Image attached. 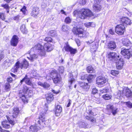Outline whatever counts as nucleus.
<instances>
[{"label": "nucleus", "mask_w": 132, "mask_h": 132, "mask_svg": "<svg viewBox=\"0 0 132 132\" xmlns=\"http://www.w3.org/2000/svg\"><path fill=\"white\" fill-rule=\"evenodd\" d=\"M54 46L48 43H45L43 46L40 44H38L30 50V52L31 53L34 50L35 52H37L38 54L41 56H45L46 51L50 52L53 49Z\"/></svg>", "instance_id": "nucleus-1"}, {"label": "nucleus", "mask_w": 132, "mask_h": 132, "mask_svg": "<svg viewBox=\"0 0 132 132\" xmlns=\"http://www.w3.org/2000/svg\"><path fill=\"white\" fill-rule=\"evenodd\" d=\"M78 17L82 19H84L86 17H89L92 16L93 15L92 12L88 9H84L83 11H80L78 14Z\"/></svg>", "instance_id": "nucleus-2"}, {"label": "nucleus", "mask_w": 132, "mask_h": 132, "mask_svg": "<svg viewBox=\"0 0 132 132\" xmlns=\"http://www.w3.org/2000/svg\"><path fill=\"white\" fill-rule=\"evenodd\" d=\"M51 75L53 76V80L55 83H58L60 82L61 80V77L56 71H52L51 73Z\"/></svg>", "instance_id": "nucleus-3"}, {"label": "nucleus", "mask_w": 132, "mask_h": 132, "mask_svg": "<svg viewBox=\"0 0 132 132\" xmlns=\"http://www.w3.org/2000/svg\"><path fill=\"white\" fill-rule=\"evenodd\" d=\"M6 117L9 122L7 121H4L2 122V124L4 128L8 129L10 127V124H11L12 125H14L15 124V122L14 120L10 119L7 116H6Z\"/></svg>", "instance_id": "nucleus-4"}, {"label": "nucleus", "mask_w": 132, "mask_h": 132, "mask_svg": "<svg viewBox=\"0 0 132 132\" xmlns=\"http://www.w3.org/2000/svg\"><path fill=\"white\" fill-rule=\"evenodd\" d=\"M125 27L122 24L117 25L115 28L116 33L120 35L123 34L125 31Z\"/></svg>", "instance_id": "nucleus-5"}, {"label": "nucleus", "mask_w": 132, "mask_h": 132, "mask_svg": "<svg viewBox=\"0 0 132 132\" xmlns=\"http://www.w3.org/2000/svg\"><path fill=\"white\" fill-rule=\"evenodd\" d=\"M63 49H64L65 51L70 52L72 55H74L77 52L76 49H74L71 47L68 44H66V46H64L63 50Z\"/></svg>", "instance_id": "nucleus-6"}, {"label": "nucleus", "mask_w": 132, "mask_h": 132, "mask_svg": "<svg viewBox=\"0 0 132 132\" xmlns=\"http://www.w3.org/2000/svg\"><path fill=\"white\" fill-rule=\"evenodd\" d=\"M83 30L80 28H79L78 27L76 28L74 27L72 29L73 33L78 36L79 37H81L83 36Z\"/></svg>", "instance_id": "nucleus-7"}, {"label": "nucleus", "mask_w": 132, "mask_h": 132, "mask_svg": "<svg viewBox=\"0 0 132 132\" xmlns=\"http://www.w3.org/2000/svg\"><path fill=\"white\" fill-rule=\"evenodd\" d=\"M119 56L114 52H110L108 54L107 57L109 60L114 61L119 58Z\"/></svg>", "instance_id": "nucleus-8"}, {"label": "nucleus", "mask_w": 132, "mask_h": 132, "mask_svg": "<svg viewBox=\"0 0 132 132\" xmlns=\"http://www.w3.org/2000/svg\"><path fill=\"white\" fill-rule=\"evenodd\" d=\"M121 53L125 56V57L129 59L131 55L130 51L129 48H122L121 49Z\"/></svg>", "instance_id": "nucleus-9"}, {"label": "nucleus", "mask_w": 132, "mask_h": 132, "mask_svg": "<svg viewBox=\"0 0 132 132\" xmlns=\"http://www.w3.org/2000/svg\"><path fill=\"white\" fill-rule=\"evenodd\" d=\"M116 60L117 61L116 62L117 68L118 69H121L124 64L123 60L119 56V58H118Z\"/></svg>", "instance_id": "nucleus-10"}, {"label": "nucleus", "mask_w": 132, "mask_h": 132, "mask_svg": "<svg viewBox=\"0 0 132 132\" xmlns=\"http://www.w3.org/2000/svg\"><path fill=\"white\" fill-rule=\"evenodd\" d=\"M121 22L123 25L126 27L127 25H130L131 24V20L127 18L124 17L121 18Z\"/></svg>", "instance_id": "nucleus-11"}, {"label": "nucleus", "mask_w": 132, "mask_h": 132, "mask_svg": "<svg viewBox=\"0 0 132 132\" xmlns=\"http://www.w3.org/2000/svg\"><path fill=\"white\" fill-rule=\"evenodd\" d=\"M106 81L105 78L102 77H99L97 78L96 83L98 85H103Z\"/></svg>", "instance_id": "nucleus-12"}, {"label": "nucleus", "mask_w": 132, "mask_h": 132, "mask_svg": "<svg viewBox=\"0 0 132 132\" xmlns=\"http://www.w3.org/2000/svg\"><path fill=\"white\" fill-rule=\"evenodd\" d=\"M18 39L19 38L17 36H13L11 41V45L14 46H16L18 42Z\"/></svg>", "instance_id": "nucleus-13"}, {"label": "nucleus", "mask_w": 132, "mask_h": 132, "mask_svg": "<svg viewBox=\"0 0 132 132\" xmlns=\"http://www.w3.org/2000/svg\"><path fill=\"white\" fill-rule=\"evenodd\" d=\"M48 110V107L46 106L45 108L44 111H42V113H41L40 115L39 116V120H42V123L44 121L45 117V114H46V112Z\"/></svg>", "instance_id": "nucleus-14"}, {"label": "nucleus", "mask_w": 132, "mask_h": 132, "mask_svg": "<svg viewBox=\"0 0 132 132\" xmlns=\"http://www.w3.org/2000/svg\"><path fill=\"white\" fill-rule=\"evenodd\" d=\"M24 81H25L26 83L28 85L31 86L32 85L31 81L29 78H28V76L27 75H26L25 77L21 80L20 81L21 84H22V83Z\"/></svg>", "instance_id": "nucleus-15"}, {"label": "nucleus", "mask_w": 132, "mask_h": 132, "mask_svg": "<svg viewBox=\"0 0 132 132\" xmlns=\"http://www.w3.org/2000/svg\"><path fill=\"white\" fill-rule=\"evenodd\" d=\"M79 84L80 86L86 91H87L90 87V86L87 83L80 82Z\"/></svg>", "instance_id": "nucleus-16"}, {"label": "nucleus", "mask_w": 132, "mask_h": 132, "mask_svg": "<svg viewBox=\"0 0 132 132\" xmlns=\"http://www.w3.org/2000/svg\"><path fill=\"white\" fill-rule=\"evenodd\" d=\"M122 43L124 46L128 47L129 48L132 45L130 42L127 38L122 39Z\"/></svg>", "instance_id": "nucleus-17"}, {"label": "nucleus", "mask_w": 132, "mask_h": 132, "mask_svg": "<svg viewBox=\"0 0 132 132\" xmlns=\"http://www.w3.org/2000/svg\"><path fill=\"white\" fill-rule=\"evenodd\" d=\"M55 115L57 116H59L62 111V108L60 105H58L55 107Z\"/></svg>", "instance_id": "nucleus-18"}, {"label": "nucleus", "mask_w": 132, "mask_h": 132, "mask_svg": "<svg viewBox=\"0 0 132 132\" xmlns=\"http://www.w3.org/2000/svg\"><path fill=\"white\" fill-rule=\"evenodd\" d=\"M108 47L111 50H114L116 47V44L114 41H111L108 43Z\"/></svg>", "instance_id": "nucleus-19"}, {"label": "nucleus", "mask_w": 132, "mask_h": 132, "mask_svg": "<svg viewBox=\"0 0 132 132\" xmlns=\"http://www.w3.org/2000/svg\"><path fill=\"white\" fill-rule=\"evenodd\" d=\"M20 68L21 69H27L29 66L28 62L25 59L23 60V61L21 63H20Z\"/></svg>", "instance_id": "nucleus-20"}, {"label": "nucleus", "mask_w": 132, "mask_h": 132, "mask_svg": "<svg viewBox=\"0 0 132 132\" xmlns=\"http://www.w3.org/2000/svg\"><path fill=\"white\" fill-rule=\"evenodd\" d=\"M39 10L37 7H34L31 13V15L34 17H36L39 13Z\"/></svg>", "instance_id": "nucleus-21"}, {"label": "nucleus", "mask_w": 132, "mask_h": 132, "mask_svg": "<svg viewBox=\"0 0 132 132\" xmlns=\"http://www.w3.org/2000/svg\"><path fill=\"white\" fill-rule=\"evenodd\" d=\"M46 98L48 103H49L52 101L54 99L52 93H50L48 94L46 96Z\"/></svg>", "instance_id": "nucleus-22"}, {"label": "nucleus", "mask_w": 132, "mask_h": 132, "mask_svg": "<svg viewBox=\"0 0 132 132\" xmlns=\"http://www.w3.org/2000/svg\"><path fill=\"white\" fill-rule=\"evenodd\" d=\"M101 6L98 4H95L93 6V11L96 12H98L101 10Z\"/></svg>", "instance_id": "nucleus-23"}, {"label": "nucleus", "mask_w": 132, "mask_h": 132, "mask_svg": "<svg viewBox=\"0 0 132 132\" xmlns=\"http://www.w3.org/2000/svg\"><path fill=\"white\" fill-rule=\"evenodd\" d=\"M20 64L19 61H18L15 63L13 68L12 69V71L14 72H16L18 69L20 68Z\"/></svg>", "instance_id": "nucleus-24"}, {"label": "nucleus", "mask_w": 132, "mask_h": 132, "mask_svg": "<svg viewBox=\"0 0 132 132\" xmlns=\"http://www.w3.org/2000/svg\"><path fill=\"white\" fill-rule=\"evenodd\" d=\"M40 127L32 125L30 127L29 130L31 132H37L39 129Z\"/></svg>", "instance_id": "nucleus-25"}, {"label": "nucleus", "mask_w": 132, "mask_h": 132, "mask_svg": "<svg viewBox=\"0 0 132 132\" xmlns=\"http://www.w3.org/2000/svg\"><path fill=\"white\" fill-rule=\"evenodd\" d=\"M19 109L17 108H14L13 109V114L12 117L13 118H15L19 113Z\"/></svg>", "instance_id": "nucleus-26"}, {"label": "nucleus", "mask_w": 132, "mask_h": 132, "mask_svg": "<svg viewBox=\"0 0 132 132\" xmlns=\"http://www.w3.org/2000/svg\"><path fill=\"white\" fill-rule=\"evenodd\" d=\"M30 52L29 54H30V57H27V58L30 61H33L34 59H37L38 57V56L35 54H34L32 55H31V54Z\"/></svg>", "instance_id": "nucleus-27"}, {"label": "nucleus", "mask_w": 132, "mask_h": 132, "mask_svg": "<svg viewBox=\"0 0 132 132\" xmlns=\"http://www.w3.org/2000/svg\"><path fill=\"white\" fill-rule=\"evenodd\" d=\"M79 126L81 127H83L85 128H90V127L88 126V124L84 122H80L79 123Z\"/></svg>", "instance_id": "nucleus-28"}, {"label": "nucleus", "mask_w": 132, "mask_h": 132, "mask_svg": "<svg viewBox=\"0 0 132 132\" xmlns=\"http://www.w3.org/2000/svg\"><path fill=\"white\" fill-rule=\"evenodd\" d=\"M125 95L127 97H130L132 96V92L129 89H126V91Z\"/></svg>", "instance_id": "nucleus-29"}, {"label": "nucleus", "mask_w": 132, "mask_h": 132, "mask_svg": "<svg viewBox=\"0 0 132 132\" xmlns=\"http://www.w3.org/2000/svg\"><path fill=\"white\" fill-rule=\"evenodd\" d=\"M20 29L22 32L23 34H26L27 32V30L24 24H22L21 26Z\"/></svg>", "instance_id": "nucleus-30"}, {"label": "nucleus", "mask_w": 132, "mask_h": 132, "mask_svg": "<svg viewBox=\"0 0 132 132\" xmlns=\"http://www.w3.org/2000/svg\"><path fill=\"white\" fill-rule=\"evenodd\" d=\"M69 82L71 84L73 82H74L75 80L73 78V75L72 73H70L69 74Z\"/></svg>", "instance_id": "nucleus-31"}, {"label": "nucleus", "mask_w": 132, "mask_h": 132, "mask_svg": "<svg viewBox=\"0 0 132 132\" xmlns=\"http://www.w3.org/2000/svg\"><path fill=\"white\" fill-rule=\"evenodd\" d=\"M11 87V86L9 83L7 82L5 85L4 89L6 91H9Z\"/></svg>", "instance_id": "nucleus-32"}, {"label": "nucleus", "mask_w": 132, "mask_h": 132, "mask_svg": "<svg viewBox=\"0 0 132 132\" xmlns=\"http://www.w3.org/2000/svg\"><path fill=\"white\" fill-rule=\"evenodd\" d=\"M95 75H88L87 80L88 82L90 83L92 80L95 78Z\"/></svg>", "instance_id": "nucleus-33"}, {"label": "nucleus", "mask_w": 132, "mask_h": 132, "mask_svg": "<svg viewBox=\"0 0 132 132\" xmlns=\"http://www.w3.org/2000/svg\"><path fill=\"white\" fill-rule=\"evenodd\" d=\"M19 95L20 98L24 103H25L28 102L27 101V99L24 95H22L21 94H19Z\"/></svg>", "instance_id": "nucleus-34"}, {"label": "nucleus", "mask_w": 132, "mask_h": 132, "mask_svg": "<svg viewBox=\"0 0 132 132\" xmlns=\"http://www.w3.org/2000/svg\"><path fill=\"white\" fill-rule=\"evenodd\" d=\"M87 72L88 73H92L95 71V70L91 66H89L87 68Z\"/></svg>", "instance_id": "nucleus-35"}, {"label": "nucleus", "mask_w": 132, "mask_h": 132, "mask_svg": "<svg viewBox=\"0 0 132 132\" xmlns=\"http://www.w3.org/2000/svg\"><path fill=\"white\" fill-rule=\"evenodd\" d=\"M87 119L93 122H94L96 120L95 118L92 117H89L88 116H87L86 117Z\"/></svg>", "instance_id": "nucleus-36"}, {"label": "nucleus", "mask_w": 132, "mask_h": 132, "mask_svg": "<svg viewBox=\"0 0 132 132\" xmlns=\"http://www.w3.org/2000/svg\"><path fill=\"white\" fill-rule=\"evenodd\" d=\"M0 18L3 20H5V13L2 12H0Z\"/></svg>", "instance_id": "nucleus-37"}, {"label": "nucleus", "mask_w": 132, "mask_h": 132, "mask_svg": "<svg viewBox=\"0 0 132 132\" xmlns=\"http://www.w3.org/2000/svg\"><path fill=\"white\" fill-rule=\"evenodd\" d=\"M49 35L52 36H54L56 35V32L55 30H51L49 33Z\"/></svg>", "instance_id": "nucleus-38"}, {"label": "nucleus", "mask_w": 132, "mask_h": 132, "mask_svg": "<svg viewBox=\"0 0 132 132\" xmlns=\"http://www.w3.org/2000/svg\"><path fill=\"white\" fill-rule=\"evenodd\" d=\"M127 106L128 108H132V103L129 101L124 102Z\"/></svg>", "instance_id": "nucleus-39"}, {"label": "nucleus", "mask_w": 132, "mask_h": 132, "mask_svg": "<svg viewBox=\"0 0 132 132\" xmlns=\"http://www.w3.org/2000/svg\"><path fill=\"white\" fill-rule=\"evenodd\" d=\"M22 17L19 14L14 17L13 19L14 20H18L19 19H22Z\"/></svg>", "instance_id": "nucleus-40"}, {"label": "nucleus", "mask_w": 132, "mask_h": 132, "mask_svg": "<svg viewBox=\"0 0 132 132\" xmlns=\"http://www.w3.org/2000/svg\"><path fill=\"white\" fill-rule=\"evenodd\" d=\"M103 97L105 100H109L111 98L110 96L108 94H106L105 95H104L103 96Z\"/></svg>", "instance_id": "nucleus-41"}, {"label": "nucleus", "mask_w": 132, "mask_h": 132, "mask_svg": "<svg viewBox=\"0 0 132 132\" xmlns=\"http://www.w3.org/2000/svg\"><path fill=\"white\" fill-rule=\"evenodd\" d=\"M111 111L113 114L114 115L116 114L118 112L117 109L116 108H114L113 107Z\"/></svg>", "instance_id": "nucleus-42"}, {"label": "nucleus", "mask_w": 132, "mask_h": 132, "mask_svg": "<svg viewBox=\"0 0 132 132\" xmlns=\"http://www.w3.org/2000/svg\"><path fill=\"white\" fill-rule=\"evenodd\" d=\"M119 73L118 71L115 70H112L111 72V73L112 75L114 76H116L118 75Z\"/></svg>", "instance_id": "nucleus-43"}, {"label": "nucleus", "mask_w": 132, "mask_h": 132, "mask_svg": "<svg viewBox=\"0 0 132 132\" xmlns=\"http://www.w3.org/2000/svg\"><path fill=\"white\" fill-rule=\"evenodd\" d=\"M71 21V19L69 17H67L65 20V22L67 23H69Z\"/></svg>", "instance_id": "nucleus-44"}, {"label": "nucleus", "mask_w": 132, "mask_h": 132, "mask_svg": "<svg viewBox=\"0 0 132 132\" xmlns=\"http://www.w3.org/2000/svg\"><path fill=\"white\" fill-rule=\"evenodd\" d=\"M68 27L66 25H63L62 28V29L63 31H67L68 30Z\"/></svg>", "instance_id": "nucleus-45"}, {"label": "nucleus", "mask_w": 132, "mask_h": 132, "mask_svg": "<svg viewBox=\"0 0 132 132\" xmlns=\"http://www.w3.org/2000/svg\"><path fill=\"white\" fill-rule=\"evenodd\" d=\"M58 70L60 73H62L64 71V68L62 66H60L59 67Z\"/></svg>", "instance_id": "nucleus-46"}, {"label": "nucleus", "mask_w": 132, "mask_h": 132, "mask_svg": "<svg viewBox=\"0 0 132 132\" xmlns=\"http://www.w3.org/2000/svg\"><path fill=\"white\" fill-rule=\"evenodd\" d=\"M44 40L47 42H51L52 41V39L50 37H46Z\"/></svg>", "instance_id": "nucleus-47"}, {"label": "nucleus", "mask_w": 132, "mask_h": 132, "mask_svg": "<svg viewBox=\"0 0 132 132\" xmlns=\"http://www.w3.org/2000/svg\"><path fill=\"white\" fill-rule=\"evenodd\" d=\"M122 92L121 91H119L117 97L118 98H120L122 96Z\"/></svg>", "instance_id": "nucleus-48"}, {"label": "nucleus", "mask_w": 132, "mask_h": 132, "mask_svg": "<svg viewBox=\"0 0 132 132\" xmlns=\"http://www.w3.org/2000/svg\"><path fill=\"white\" fill-rule=\"evenodd\" d=\"M88 77V75L87 74H85L82 75L81 76V79L82 80H85L87 79V78Z\"/></svg>", "instance_id": "nucleus-49"}, {"label": "nucleus", "mask_w": 132, "mask_h": 132, "mask_svg": "<svg viewBox=\"0 0 132 132\" xmlns=\"http://www.w3.org/2000/svg\"><path fill=\"white\" fill-rule=\"evenodd\" d=\"M50 87V85L46 82L44 83L43 87L47 89Z\"/></svg>", "instance_id": "nucleus-50"}, {"label": "nucleus", "mask_w": 132, "mask_h": 132, "mask_svg": "<svg viewBox=\"0 0 132 132\" xmlns=\"http://www.w3.org/2000/svg\"><path fill=\"white\" fill-rule=\"evenodd\" d=\"M1 6L6 10L8 9H10V7L7 4H2L1 5Z\"/></svg>", "instance_id": "nucleus-51"}, {"label": "nucleus", "mask_w": 132, "mask_h": 132, "mask_svg": "<svg viewBox=\"0 0 132 132\" xmlns=\"http://www.w3.org/2000/svg\"><path fill=\"white\" fill-rule=\"evenodd\" d=\"M26 7L24 6L21 10V11L22 12L23 14H25V12L26 11Z\"/></svg>", "instance_id": "nucleus-52"}, {"label": "nucleus", "mask_w": 132, "mask_h": 132, "mask_svg": "<svg viewBox=\"0 0 132 132\" xmlns=\"http://www.w3.org/2000/svg\"><path fill=\"white\" fill-rule=\"evenodd\" d=\"M97 90L95 88L93 89L92 91V93L93 94H95L97 93Z\"/></svg>", "instance_id": "nucleus-53"}, {"label": "nucleus", "mask_w": 132, "mask_h": 132, "mask_svg": "<svg viewBox=\"0 0 132 132\" xmlns=\"http://www.w3.org/2000/svg\"><path fill=\"white\" fill-rule=\"evenodd\" d=\"M113 108V106L110 105H108L107 106V109L108 110H111Z\"/></svg>", "instance_id": "nucleus-54"}, {"label": "nucleus", "mask_w": 132, "mask_h": 132, "mask_svg": "<svg viewBox=\"0 0 132 132\" xmlns=\"http://www.w3.org/2000/svg\"><path fill=\"white\" fill-rule=\"evenodd\" d=\"M29 90V88H28V87H27L26 86H25L24 87L23 91L26 93H27L28 92Z\"/></svg>", "instance_id": "nucleus-55"}, {"label": "nucleus", "mask_w": 132, "mask_h": 132, "mask_svg": "<svg viewBox=\"0 0 132 132\" xmlns=\"http://www.w3.org/2000/svg\"><path fill=\"white\" fill-rule=\"evenodd\" d=\"M28 94L29 96H31L32 94V90H29L28 92L27 93Z\"/></svg>", "instance_id": "nucleus-56"}, {"label": "nucleus", "mask_w": 132, "mask_h": 132, "mask_svg": "<svg viewBox=\"0 0 132 132\" xmlns=\"http://www.w3.org/2000/svg\"><path fill=\"white\" fill-rule=\"evenodd\" d=\"M108 90L107 89H104L101 90V92L102 93H103L107 92Z\"/></svg>", "instance_id": "nucleus-57"}, {"label": "nucleus", "mask_w": 132, "mask_h": 132, "mask_svg": "<svg viewBox=\"0 0 132 132\" xmlns=\"http://www.w3.org/2000/svg\"><path fill=\"white\" fill-rule=\"evenodd\" d=\"M4 57V54L2 53H0V61Z\"/></svg>", "instance_id": "nucleus-58"}, {"label": "nucleus", "mask_w": 132, "mask_h": 132, "mask_svg": "<svg viewBox=\"0 0 132 132\" xmlns=\"http://www.w3.org/2000/svg\"><path fill=\"white\" fill-rule=\"evenodd\" d=\"M86 3V0H81L80 2V4L82 5H85Z\"/></svg>", "instance_id": "nucleus-59"}, {"label": "nucleus", "mask_w": 132, "mask_h": 132, "mask_svg": "<svg viewBox=\"0 0 132 132\" xmlns=\"http://www.w3.org/2000/svg\"><path fill=\"white\" fill-rule=\"evenodd\" d=\"M92 24V23L91 22H89L88 23H86L85 24V26L87 27H88V26H91V24Z\"/></svg>", "instance_id": "nucleus-60"}, {"label": "nucleus", "mask_w": 132, "mask_h": 132, "mask_svg": "<svg viewBox=\"0 0 132 132\" xmlns=\"http://www.w3.org/2000/svg\"><path fill=\"white\" fill-rule=\"evenodd\" d=\"M18 132H27V130L26 129H21L18 131Z\"/></svg>", "instance_id": "nucleus-61"}, {"label": "nucleus", "mask_w": 132, "mask_h": 132, "mask_svg": "<svg viewBox=\"0 0 132 132\" xmlns=\"http://www.w3.org/2000/svg\"><path fill=\"white\" fill-rule=\"evenodd\" d=\"M13 81L12 78L10 77L8 78L7 79V81L8 82H11Z\"/></svg>", "instance_id": "nucleus-62"}, {"label": "nucleus", "mask_w": 132, "mask_h": 132, "mask_svg": "<svg viewBox=\"0 0 132 132\" xmlns=\"http://www.w3.org/2000/svg\"><path fill=\"white\" fill-rule=\"evenodd\" d=\"M109 32L110 34L111 35H113L114 34V32L112 30V29H110L109 30Z\"/></svg>", "instance_id": "nucleus-63"}, {"label": "nucleus", "mask_w": 132, "mask_h": 132, "mask_svg": "<svg viewBox=\"0 0 132 132\" xmlns=\"http://www.w3.org/2000/svg\"><path fill=\"white\" fill-rule=\"evenodd\" d=\"M38 85H40L42 87H43L44 83L41 82L40 81H39L38 82Z\"/></svg>", "instance_id": "nucleus-64"}]
</instances>
